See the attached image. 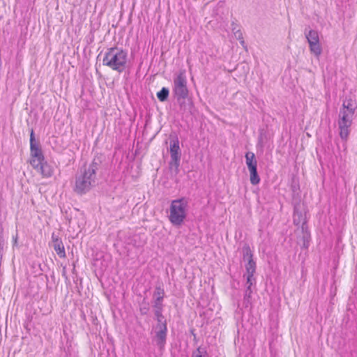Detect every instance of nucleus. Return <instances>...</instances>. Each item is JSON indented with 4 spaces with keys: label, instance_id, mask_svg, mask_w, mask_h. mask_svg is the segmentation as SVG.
Segmentation results:
<instances>
[{
    "label": "nucleus",
    "instance_id": "nucleus-1",
    "mask_svg": "<svg viewBox=\"0 0 357 357\" xmlns=\"http://www.w3.org/2000/svg\"><path fill=\"white\" fill-rule=\"evenodd\" d=\"M127 52L119 47H110L105 52L102 64L118 73H122L126 68Z\"/></svg>",
    "mask_w": 357,
    "mask_h": 357
},
{
    "label": "nucleus",
    "instance_id": "nucleus-2",
    "mask_svg": "<svg viewBox=\"0 0 357 357\" xmlns=\"http://www.w3.org/2000/svg\"><path fill=\"white\" fill-rule=\"evenodd\" d=\"M97 166L93 162L84 165L81 174L76 177L74 191L79 195L86 194L93 185L96 180Z\"/></svg>",
    "mask_w": 357,
    "mask_h": 357
},
{
    "label": "nucleus",
    "instance_id": "nucleus-3",
    "mask_svg": "<svg viewBox=\"0 0 357 357\" xmlns=\"http://www.w3.org/2000/svg\"><path fill=\"white\" fill-rule=\"evenodd\" d=\"M188 202L185 198L172 201L169 207V220L174 226H181L187 215Z\"/></svg>",
    "mask_w": 357,
    "mask_h": 357
},
{
    "label": "nucleus",
    "instance_id": "nucleus-4",
    "mask_svg": "<svg viewBox=\"0 0 357 357\" xmlns=\"http://www.w3.org/2000/svg\"><path fill=\"white\" fill-rule=\"evenodd\" d=\"M354 114L340 111L338 115L337 125L339 128L340 137L342 140L347 141L350 128L352 125Z\"/></svg>",
    "mask_w": 357,
    "mask_h": 357
},
{
    "label": "nucleus",
    "instance_id": "nucleus-5",
    "mask_svg": "<svg viewBox=\"0 0 357 357\" xmlns=\"http://www.w3.org/2000/svg\"><path fill=\"white\" fill-rule=\"evenodd\" d=\"M173 91L178 98H185L188 96V89L185 70H180L174 79Z\"/></svg>",
    "mask_w": 357,
    "mask_h": 357
},
{
    "label": "nucleus",
    "instance_id": "nucleus-6",
    "mask_svg": "<svg viewBox=\"0 0 357 357\" xmlns=\"http://www.w3.org/2000/svg\"><path fill=\"white\" fill-rule=\"evenodd\" d=\"M245 162L250 172V183L254 185H258L261 179L257 173V162L254 153L248 152L245 153Z\"/></svg>",
    "mask_w": 357,
    "mask_h": 357
},
{
    "label": "nucleus",
    "instance_id": "nucleus-7",
    "mask_svg": "<svg viewBox=\"0 0 357 357\" xmlns=\"http://www.w3.org/2000/svg\"><path fill=\"white\" fill-rule=\"evenodd\" d=\"M45 161V157L40 146L30 147V165L34 168L38 169L40 164Z\"/></svg>",
    "mask_w": 357,
    "mask_h": 357
},
{
    "label": "nucleus",
    "instance_id": "nucleus-8",
    "mask_svg": "<svg viewBox=\"0 0 357 357\" xmlns=\"http://www.w3.org/2000/svg\"><path fill=\"white\" fill-rule=\"evenodd\" d=\"M243 258L248 260V263L245 264L246 273L254 275L256 271V263L253 260V254L248 245L243 248Z\"/></svg>",
    "mask_w": 357,
    "mask_h": 357
},
{
    "label": "nucleus",
    "instance_id": "nucleus-9",
    "mask_svg": "<svg viewBox=\"0 0 357 357\" xmlns=\"http://www.w3.org/2000/svg\"><path fill=\"white\" fill-rule=\"evenodd\" d=\"M170 154L172 162L174 163L176 167H178L180 161V147L178 139H175L171 142Z\"/></svg>",
    "mask_w": 357,
    "mask_h": 357
},
{
    "label": "nucleus",
    "instance_id": "nucleus-10",
    "mask_svg": "<svg viewBox=\"0 0 357 357\" xmlns=\"http://www.w3.org/2000/svg\"><path fill=\"white\" fill-rule=\"evenodd\" d=\"M357 110V102L354 98H346L342 105L340 111L344 112L347 113L355 114Z\"/></svg>",
    "mask_w": 357,
    "mask_h": 357
},
{
    "label": "nucleus",
    "instance_id": "nucleus-11",
    "mask_svg": "<svg viewBox=\"0 0 357 357\" xmlns=\"http://www.w3.org/2000/svg\"><path fill=\"white\" fill-rule=\"evenodd\" d=\"M167 335V326L165 324L159 325V331L157 332V342L160 345H163L165 342Z\"/></svg>",
    "mask_w": 357,
    "mask_h": 357
},
{
    "label": "nucleus",
    "instance_id": "nucleus-12",
    "mask_svg": "<svg viewBox=\"0 0 357 357\" xmlns=\"http://www.w3.org/2000/svg\"><path fill=\"white\" fill-rule=\"evenodd\" d=\"M54 241V249L56 251V254L61 257V258H65L66 257V251L64 245L62 243V241L58 238H53Z\"/></svg>",
    "mask_w": 357,
    "mask_h": 357
},
{
    "label": "nucleus",
    "instance_id": "nucleus-13",
    "mask_svg": "<svg viewBox=\"0 0 357 357\" xmlns=\"http://www.w3.org/2000/svg\"><path fill=\"white\" fill-rule=\"evenodd\" d=\"M39 167L43 177L49 178L52 176L54 169L47 162L44 161L40 164Z\"/></svg>",
    "mask_w": 357,
    "mask_h": 357
},
{
    "label": "nucleus",
    "instance_id": "nucleus-14",
    "mask_svg": "<svg viewBox=\"0 0 357 357\" xmlns=\"http://www.w3.org/2000/svg\"><path fill=\"white\" fill-rule=\"evenodd\" d=\"M306 38L309 43V46L319 43V34L317 31L314 30L309 31V32L306 34Z\"/></svg>",
    "mask_w": 357,
    "mask_h": 357
},
{
    "label": "nucleus",
    "instance_id": "nucleus-15",
    "mask_svg": "<svg viewBox=\"0 0 357 357\" xmlns=\"http://www.w3.org/2000/svg\"><path fill=\"white\" fill-rule=\"evenodd\" d=\"M309 47L311 53L314 54L316 56L319 57L321 54L322 48L320 42L317 44L312 45Z\"/></svg>",
    "mask_w": 357,
    "mask_h": 357
},
{
    "label": "nucleus",
    "instance_id": "nucleus-16",
    "mask_svg": "<svg viewBox=\"0 0 357 357\" xmlns=\"http://www.w3.org/2000/svg\"><path fill=\"white\" fill-rule=\"evenodd\" d=\"M169 96V90L163 87L160 91L157 93V98L160 101L163 102L165 101Z\"/></svg>",
    "mask_w": 357,
    "mask_h": 357
},
{
    "label": "nucleus",
    "instance_id": "nucleus-17",
    "mask_svg": "<svg viewBox=\"0 0 357 357\" xmlns=\"http://www.w3.org/2000/svg\"><path fill=\"white\" fill-rule=\"evenodd\" d=\"M255 280L254 275H250V274H247V283L248 284V289L250 291L249 295L251 294L252 291L250 288L253 284V281Z\"/></svg>",
    "mask_w": 357,
    "mask_h": 357
},
{
    "label": "nucleus",
    "instance_id": "nucleus-18",
    "mask_svg": "<svg viewBox=\"0 0 357 357\" xmlns=\"http://www.w3.org/2000/svg\"><path fill=\"white\" fill-rule=\"evenodd\" d=\"M32 145L34 146H40L38 143L35 142L33 130H31L30 133V146Z\"/></svg>",
    "mask_w": 357,
    "mask_h": 357
},
{
    "label": "nucleus",
    "instance_id": "nucleus-19",
    "mask_svg": "<svg viewBox=\"0 0 357 357\" xmlns=\"http://www.w3.org/2000/svg\"><path fill=\"white\" fill-rule=\"evenodd\" d=\"M204 351H202L201 347H198L195 352H193L192 357H203L202 354Z\"/></svg>",
    "mask_w": 357,
    "mask_h": 357
},
{
    "label": "nucleus",
    "instance_id": "nucleus-20",
    "mask_svg": "<svg viewBox=\"0 0 357 357\" xmlns=\"http://www.w3.org/2000/svg\"><path fill=\"white\" fill-rule=\"evenodd\" d=\"M158 298H162L163 295V291L160 288H158Z\"/></svg>",
    "mask_w": 357,
    "mask_h": 357
},
{
    "label": "nucleus",
    "instance_id": "nucleus-21",
    "mask_svg": "<svg viewBox=\"0 0 357 357\" xmlns=\"http://www.w3.org/2000/svg\"><path fill=\"white\" fill-rule=\"evenodd\" d=\"M13 244L14 245L17 244V236L13 238Z\"/></svg>",
    "mask_w": 357,
    "mask_h": 357
}]
</instances>
